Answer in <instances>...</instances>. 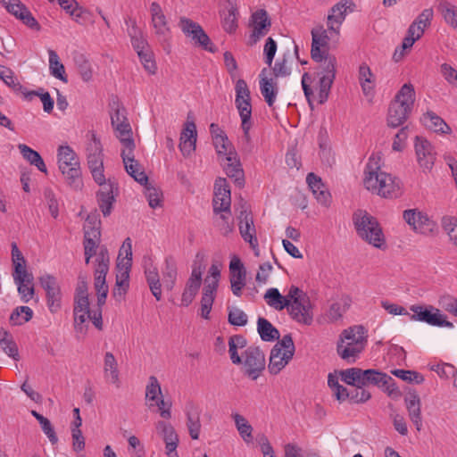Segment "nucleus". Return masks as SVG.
<instances>
[{
	"instance_id": "nucleus-1",
	"label": "nucleus",
	"mask_w": 457,
	"mask_h": 457,
	"mask_svg": "<svg viewBox=\"0 0 457 457\" xmlns=\"http://www.w3.org/2000/svg\"><path fill=\"white\" fill-rule=\"evenodd\" d=\"M342 380L355 387L375 386L382 389L388 396L398 398L401 392L395 380L386 373L378 370H361L360 368H350L340 372Z\"/></svg>"
},
{
	"instance_id": "nucleus-2",
	"label": "nucleus",
	"mask_w": 457,
	"mask_h": 457,
	"mask_svg": "<svg viewBox=\"0 0 457 457\" xmlns=\"http://www.w3.org/2000/svg\"><path fill=\"white\" fill-rule=\"evenodd\" d=\"M364 187L372 193L385 197L393 198L400 194V182L391 174L380 169V157L371 154L364 170Z\"/></svg>"
},
{
	"instance_id": "nucleus-3",
	"label": "nucleus",
	"mask_w": 457,
	"mask_h": 457,
	"mask_svg": "<svg viewBox=\"0 0 457 457\" xmlns=\"http://www.w3.org/2000/svg\"><path fill=\"white\" fill-rule=\"evenodd\" d=\"M353 222L362 240L378 249L386 246V237L377 218L365 210L358 209L353 214Z\"/></svg>"
},
{
	"instance_id": "nucleus-4",
	"label": "nucleus",
	"mask_w": 457,
	"mask_h": 457,
	"mask_svg": "<svg viewBox=\"0 0 457 457\" xmlns=\"http://www.w3.org/2000/svg\"><path fill=\"white\" fill-rule=\"evenodd\" d=\"M414 101V87L411 83H405L389 105L387 113L388 126L397 128L403 124L411 112Z\"/></svg>"
},
{
	"instance_id": "nucleus-5",
	"label": "nucleus",
	"mask_w": 457,
	"mask_h": 457,
	"mask_svg": "<svg viewBox=\"0 0 457 457\" xmlns=\"http://www.w3.org/2000/svg\"><path fill=\"white\" fill-rule=\"evenodd\" d=\"M289 303L287 307L290 317L298 323L311 325L313 320L312 304L306 293L296 286L288 290Z\"/></svg>"
},
{
	"instance_id": "nucleus-6",
	"label": "nucleus",
	"mask_w": 457,
	"mask_h": 457,
	"mask_svg": "<svg viewBox=\"0 0 457 457\" xmlns=\"http://www.w3.org/2000/svg\"><path fill=\"white\" fill-rule=\"evenodd\" d=\"M59 169L71 186H81V170L79 158L69 145H61L58 148Z\"/></svg>"
},
{
	"instance_id": "nucleus-7",
	"label": "nucleus",
	"mask_w": 457,
	"mask_h": 457,
	"mask_svg": "<svg viewBox=\"0 0 457 457\" xmlns=\"http://www.w3.org/2000/svg\"><path fill=\"white\" fill-rule=\"evenodd\" d=\"M295 345L290 334L285 335L270 351L268 369L270 374H278L293 358Z\"/></svg>"
},
{
	"instance_id": "nucleus-8",
	"label": "nucleus",
	"mask_w": 457,
	"mask_h": 457,
	"mask_svg": "<svg viewBox=\"0 0 457 457\" xmlns=\"http://www.w3.org/2000/svg\"><path fill=\"white\" fill-rule=\"evenodd\" d=\"M179 27L187 37L191 38L195 46H199L210 53L216 52V46L212 43L209 36L197 22L188 18L181 17L179 19Z\"/></svg>"
},
{
	"instance_id": "nucleus-9",
	"label": "nucleus",
	"mask_w": 457,
	"mask_h": 457,
	"mask_svg": "<svg viewBox=\"0 0 457 457\" xmlns=\"http://www.w3.org/2000/svg\"><path fill=\"white\" fill-rule=\"evenodd\" d=\"M179 27L187 37L191 38L195 46H199L210 53L216 52V46L212 43L209 36L197 22L188 18L181 17L179 19Z\"/></svg>"
},
{
	"instance_id": "nucleus-10",
	"label": "nucleus",
	"mask_w": 457,
	"mask_h": 457,
	"mask_svg": "<svg viewBox=\"0 0 457 457\" xmlns=\"http://www.w3.org/2000/svg\"><path fill=\"white\" fill-rule=\"evenodd\" d=\"M179 27L187 37L191 38L195 46H199L210 53L216 52V46L212 43L209 36L197 22L188 18L181 17L179 19Z\"/></svg>"
},
{
	"instance_id": "nucleus-11",
	"label": "nucleus",
	"mask_w": 457,
	"mask_h": 457,
	"mask_svg": "<svg viewBox=\"0 0 457 457\" xmlns=\"http://www.w3.org/2000/svg\"><path fill=\"white\" fill-rule=\"evenodd\" d=\"M244 374L256 380L265 369L266 361L263 352L258 346H249L243 353Z\"/></svg>"
},
{
	"instance_id": "nucleus-12",
	"label": "nucleus",
	"mask_w": 457,
	"mask_h": 457,
	"mask_svg": "<svg viewBox=\"0 0 457 457\" xmlns=\"http://www.w3.org/2000/svg\"><path fill=\"white\" fill-rule=\"evenodd\" d=\"M410 310L411 320H419L426 322L431 326L453 328V324L446 320V317L443 315L439 309L432 306L411 305Z\"/></svg>"
},
{
	"instance_id": "nucleus-13",
	"label": "nucleus",
	"mask_w": 457,
	"mask_h": 457,
	"mask_svg": "<svg viewBox=\"0 0 457 457\" xmlns=\"http://www.w3.org/2000/svg\"><path fill=\"white\" fill-rule=\"evenodd\" d=\"M90 136L91 138L86 148L87 165L93 179L101 180L104 173L103 146L94 132H91Z\"/></svg>"
},
{
	"instance_id": "nucleus-14",
	"label": "nucleus",
	"mask_w": 457,
	"mask_h": 457,
	"mask_svg": "<svg viewBox=\"0 0 457 457\" xmlns=\"http://www.w3.org/2000/svg\"><path fill=\"white\" fill-rule=\"evenodd\" d=\"M235 104L238 110L242 123L246 126L248 122H252V105L250 90L246 82L240 79L237 81Z\"/></svg>"
},
{
	"instance_id": "nucleus-15",
	"label": "nucleus",
	"mask_w": 457,
	"mask_h": 457,
	"mask_svg": "<svg viewBox=\"0 0 457 457\" xmlns=\"http://www.w3.org/2000/svg\"><path fill=\"white\" fill-rule=\"evenodd\" d=\"M403 217L405 222L417 233L431 235L436 230V224L427 214L417 209L405 210Z\"/></svg>"
},
{
	"instance_id": "nucleus-16",
	"label": "nucleus",
	"mask_w": 457,
	"mask_h": 457,
	"mask_svg": "<svg viewBox=\"0 0 457 457\" xmlns=\"http://www.w3.org/2000/svg\"><path fill=\"white\" fill-rule=\"evenodd\" d=\"M212 206L215 214L220 212L228 213L231 211V193L226 179L219 178L215 181Z\"/></svg>"
},
{
	"instance_id": "nucleus-17",
	"label": "nucleus",
	"mask_w": 457,
	"mask_h": 457,
	"mask_svg": "<svg viewBox=\"0 0 457 457\" xmlns=\"http://www.w3.org/2000/svg\"><path fill=\"white\" fill-rule=\"evenodd\" d=\"M39 283L46 294V303L52 313L57 312L61 309L62 294L56 278L49 274L39 278Z\"/></svg>"
},
{
	"instance_id": "nucleus-18",
	"label": "nucleus",
	"mask_w": 457,
	"mask_h": 457,
	"mask_svg": "<svg viewBox=\"0 0 457 457\" xmlns=\"http://www.w3.org/2000/svg\"><path fill=\"white\" fill-rule=\"evenodd\" d=\"M96 262L94 278L95 289L96 292L108 291V286L106 285L105 278L109 270L110 257L105 246L102 245L99 248Z\"/></svg>"
},
{
	"instance_id": "nucleus-19",
	"label": "nucleus",
	"mask_w": 457,
	"mask_h": 457,
	"mask_svg": "<svg viewBox=\"0 0 457 457\" xmlns=\"http://www.w3.org/2000/svg\"><path fill=\"white\" fill-rule=\"evenodd\" d=\"M415 153L417 162L423 170H430L436 161V152L432 144L424 137H416Z\"/></svg>"
},
{
	"instance_id": "nucleus-20",
	"label": "nucleus",
	"mask_w": 457,
	"mask_h": 457,
	"mask_svg": "<svg viewBox=\"0 0 457 457\" xmlns=\"http://www.w3.org/2000/svg\"><path fill=\"white\" fill-rule=\"evenodd\" d=\"M132 266V242L127 237L119 251L117 258L116 280L129 281V272Z\"/></svg>"
},
{
	"instance_id": "nucleus-21",
	"label": "nucleus",
	"mask_w": 457,
	"mask_h": 457,
	"mask_svg": "<svg viewBox=\"0 0 457 457\" xmlns=\"http://www.w3.org/2000/svg\"><path fill=\"white\" fill-rule=\"evenodd\" d=\"M157 433L165 444V453L168 457H179L177 452L179 436L170 423L160 420L155 424Z\"/></svg>"
},
{
	"instance_id": "nucleus-22",
	"label": "nucleus",
	"mask_w": 457,
	"mask_h": 457,
	"mask_svg": "<svg viewBox=\"0 0 457 457\" xmlns=\"http://www.w3.org/2000/svg\"><path fill=\"white\" fill-rule=\"evenodd\" d=\"M229 282L233 295L241 296L246 284V270L237 256H234L229 263Z\"/></svg>"
},
{
	"instance_id": "nucleus-23",
	"label": "nucleus",
	"mask_w": 457,
	"mask_h": 457,
	"mask_svg": "<svg viewBox=\"0 0 457 457\" xmlns=\"http://www.w3.org/2000/svg\"><path fill=\"white\" fill-rule=\"evenodd\" d=\"M150 13L154 34L160 41H167L170 37V29L161 5L153 2L150 5Z\"/></svg>"
},
{
	"instance_id": "nucleus-24",
	"label": "nucleus",
	"mask_w": 457,
	"mask_h": 457,
	"mask_svg": "<svg viewBox=\"0 0 457 457\" xmlns=\"http://www.w3.org/2000/svg\"><path fill=\"white\" fill-rule=\"evenodd\" d=\"M2 3L10 13L21 20L29 29L37 31L40 29L37 21L20 0H2Z\"/></svg>"
},
{
	"instance_id": "nucleus-25",
	"label": "nucleus",
	"mask_w": 457,
	"mask_h": 457,
	"mask_svg": "<svg viewBox=\"0 0 457 457\" xmlns=\"http://www.w3.org/2000/svg\"><path fill=\"white\" fill-rule=\"evenodd\" d=\"M251 26L253 27L250 38L252 44L264 37L271 27V21L264 9H259L251 15Z\"/></svg>"
},
{
	"instance_id": "nucleus-26",
	"label": "nucleus",
	"mask_w": 457,
	"mask_h": 457,
	"mask_svg": "<svg viewBox=\"0 0 457 457\" xmlns=\"http://www.w3.org/2000/svg\"><path fill=\"white\" fill-rule=\"evenodd\" d=\"M202 273L203 270L201 265L196 266L195 264L192 269L191 276L187 279L181 295L182 306H188L197 295L202 284Z\"/></svg>"
},
{
	"instance_id": "nucleus-27",
	"label": "nucleus",
	"mask_w": 457,
	"mask_h": 457,
	"mask_svg": "<svg viewBox=\"0 0 457 457\" xmlns=\"http://www.w3.org/2000/svg\"><path fill=\"white\" fill-rule=\"evenodd\" d=\"M353 3L349 0H345L335 4L328 15V28L330 33L339 34L340 27L345 19L347 9Z\"/></svg>"
},
{
	"instance_id": "nucleus-28",
	"label": "nucleus",
	"mask_w": 457,
	"mask_h": 457,
	"mask_svg": "<svg viewBox=\"0 0 457 457\" xmlns=\"http://www.w3.org/2000/svg\"><path fill=\"white\" fill-rule=\"evenodd\" d=\"M185 413L187 417V428L190 437L193 440L199 439L201 432V410L193 403H188L185 408Z\"/></svg>"
},
{
	"instance_id": "nucleus-29",
	"label": "nucleus",
	"mask_w": 457,
	"mask_h": 457,
	"mask_svg": "<svg viewBox=\"0 0 457 457\" xmlns=\"http://www.w3.org/2000/svg\"><path fill=\"white\" fill-rule=\"evenodd\" d=\"M238 220L239 232L243 239L245 242H248L252 247H255L256 245H258V241L256 238V230L251 213L248 212L246 210H243L240 212Z\"/></svg>"
},
{
	"instance_id": "nucleus-30",
	"label": "nucleus",
	"mask_w": 457,
	"mask_h": 457,
	"mask_svg": "<svg viewBox=\"0 0 457 457\" xmlns=\"http://www.w3.org/2000/svg\"><path fill=\"white\" fill-rule=\"evenodd\" d=\"M312 59L314 62H322L323 50L321 47H326L329 41L328 31L323 28V26L316 27L312 29Z\"/></svg>"
},
{
	"instance_id": "nucleus-31",
	"label": "nucleus",
	"mask_w": 457,
	"mask_h": 457,
	"mask_svg": "<svg viewBox=\"0 0 457 457\" xmlns=\"http://www.w3.org/2000/svg\"><path fill=\"white\" fill-rule=\"evenodd\" d=\"M268 70L263 68L260 73V89L267 104L271 107L278 93L276 79L267 77Z\"/></svg>"
},
{
	"instance_id": "nucleus-32",
	"label": "nucleus",
	"mask_w": 457,
	"mask_h": 457,
	"mask_svg": "<svg viewBox=\"0 0 457 457\" xmlns=\"http://www.w3.org/2000/svg\"><path fill=\"white\" fill-rule=\"evenodd\" d=\"M306 182L317 201L324 206H328L331 201V195L321 179L313 172H311L306 177Z\"/></svg>"
},
{
	"instance_id": "nucleus-33",
	"label": "nucleus",
	"mask_w": 457,
	"mask_h": 457,
	"mask_svg": "<svg viewBox=\"0 0 457 457\" xmlns=\"http://www.w3.org/2000/svg\"><path fill=\"white\" fill-rule=\"evenodd\" d=\"M225 171L226 174L234 179V182L242 187L245 185L244 170L242 169L239 159L236 152H229L225 157Z\"/></svg>"
},
{
	"instance_id": "nucleus-34",
	"label": "nucleus",
	"mask_w": 457,
	"mask_h": 457,
	"mask_svg": "<svg viewBox=\"0 0 457 457\" xmlns=\"http://www.w3.org/2000/svg\"><path fill=\"white\" fill-rule=\"evenodd\" d=\"M179 149L184 156L189 155L195 148L196 127L194 121H187L180 135Z\"/></svg>"
},
{
	"instance_id": "nucleus-35",
	"label": "nucleus",
	"mask_w": 457,
	"mask_h": 457,
	"mask_svg": "<svg viewBox=\"0 0 457 457\" xmlns=\"http://www.w3.org/2000/svg\"><path fill=\"white\" fill-rule=\"evenodd\" d=\"M339 342L365 347L367 344L366 329L361 325L350 327L343 330L340 335Z\"/></svg>"
},
{
	"instance_id": "nucleus-36",
	"label": "nucleus",
	"mask_w": 457,
	"mask_h": 457,
	"mask_svg": "<svg viewBox=\"0 0 457 457\" xmlns=\"http://www.w3.org/2000/svg\"><path fill=\"white\" fill-rule=\"evenodd\" d=\"M405 404L410 420L414 424L416 429L420 431L422 428V417L419 395L416 392H410L405 397Z\"/></svg>"
},
{
	"instance_id": "nucleus-37",
	"label": "nucleus",
	"mask_w": 457,
	"mask_h": 457,
	"mask_svg": "<svg viewBox=\"0 0 457 457\" xmlns=\"http://www.w3.org/2000/svg\"><path fill=\"white\" fill-rule=\"evenodd\" d=\"M113 128L117 132V137L123 145V149L120 155H125L127 159H129L128 156L130 155L131 150H135L136 147L134 139L132 137V129L130 124L129 121H127Z\"/></svg>"
},
{
	"instance_id": "nucleus-38",
	"label": "nucleus",
	"mask_w": 457,
	"mask_h": 457,
	"mask_svg": "<svg viewBox=\"0 0 457 457\" xmlns=\"http://www.w3.org/2000/svg\"><path fill=\"white\" fill-rule=\"evenodd\" d=\"M239 12L237 4L232 0L227 1L226 10L220 13L221 24L224 30L228 33H233L237 29V18Z\"/></svg>"
},
{
	"instance_id": "nucleus-39",
	"label": "nucleus",
	"mask_w": 457,
	"mask_h": 457,
	"mask_svg": "<svg viewBox=\"0 0 457 457\" xmlns=\"http://www.w3.org/2000/svg\"><path fill=\"white\" fill-rule=\"evenodd\" d=\"M433 17L434 11L432 8L424 9L409 27L411 35H417V37H421L425 29L431 25Z\"/></svg>"
},
{
	"instance_id": "nucleus-40",
	"label": "nucleus",
	"mask_w": 457,
	"mask_h": 457,
	"mask_svg": "<svg viewBox=\"0 0 457 457\" xmlns=\"http://www.w3.org/2000/svg\"><path fill=\"white\" fill-rule=\"evenodd\" d=\"M104 372L107 381L115 385L116 387H120V382L118 363L114 355L110 352H106L104 354Z\"/></svg>"
},
{
	"instance_id": "nucleus-41",
	"label": "nucleus",
	"mask_w": 457,
	"mask_h": 457,
	"mask_svg": "<svg viewBox=\"0 0 457 457\" xmlns=\"http://www.w3.org/2000/svg\"><path fill=\"white\" fill-rule=\"evenodd\" d=\"M423 124L436 133L450 134L452 129L448 124L434 112H427L422 119Z\"/></svg>"
},
{
	"instance_id": "nucleus-42",
	"label": "nucleus",
	"mask_w": 457,
	"mask_h": 457,
	"mask_svg": "<svg viewBox=\"0 0 457 457\" xmlns=\"http://www.w3.org/2000/svg\"><path fill=\"white\" fill-rule=\"evenodd\" d=\"M128 157L129 159L125 155H121L126 171L139 184L147 185L148 178L144 171L139 170V163L135 160L134 150H131V154Z\"/></svg>"
},
{
	"instance_id": "nucleus-43",
	"label": "nucleus",
	"mask_w": 457,
	"mask_h": 457,
	"mask_svg": "<svg viewBox=\"0 0 457 457\" xmlns=\"http://www.w3.org/2000/svg\"><path fill=\"white\" fill-rule=\"evenodd\" d=\"M145 276L151 293L157 301H160L162 299V285L157 268L153 265L145 267Z\"/></svg>"
},
{
	"instance_id": "nucleus-44",
	"label": "nucleus",
	"mask_w": 457,
	"mask_h": 457,
	"mask_svg": "<svg viewBox=\"0 0 457 457\" xmlns=\"http://www.w3.org/2000/svg\"><path fill=\"white\" fill-rule=\"evenodd\" d=\"M359 82L365 96L372 94L375 87V76L366 63H361L359 67Z\"/></svg>"
},
{
	"instance_id": "nucleus-45",
	"label": "nucleus",
	"mask_w": 457,
	"mask_h": 457,
	"mask_svg": "<svg viewBox=\"0 0 457 457\" xmlns=\"http://www.w3.org/2000/svg\"><path fill=\"white\" fill-rule=\"evenodd\" d=\"M232 419L234 420L235 426L241 438L245 443L250 444L253 440V428L252 425L247 421V420L241 414L235 412L231 414Z\"/></svg>"
},
{
	"instance_id": "nucleus-46",
	"label": "nucleus",
	"mask_w": 457,
	"mask_h": 457,
	"mask_svg": "<svg viewBox=\"0 0 457 457\" xmlns=\"http://www.w3.org/2000/svg\"><path fill=\"white\" fill-rule=\"evenodd\" d=\"M264 300L269 306L277 311H282L284 308H287L289 303L288 294L286 296H283L279 293L278 289L274 287L266 291Z\"/></svg>"
},
{
	"instance_id": "nucleus-47",
	"label": "nucleus",
	"mask_w": 457,
	"mask_h": 457,
	"mask_svg": "<svg viewBox=\"0 0 457 457\" xmlns=\"http://www.w3.org/2000/svg\"><path fill=\"white\" fill-rule=\"evenodd\" d=\"M257 331L262 340L266 342H272L279 338L278 330L263 317H259L257 320Z\"/></svg>"
},
{
	"instance_id": "nucleus-48",
	"label": "nucleus",
	"mask_w": 457,
	"mask_h": 457,
	"mask_svg": "<svg viewBox=\"0 0 457 457\" xmlns=\"http://www.w3.org/2000/svg\"><path fill=\"white\" fill-rule=\"evenodd\" d=\"M364 348L363 346H355L354 345L345 344V342H338L337 352L343 360L348 363H353Z\"/></svg>"
},
{
	"instance_id": "nucleus-49",
	"label": "nucleus",
	"mask_w": 457,
	"mask_h": 457,
	"mask_svg": "<svg viewBox=\"0 0 457 457\" xmlns=\"http://www.w3.org/2000/svg\"><path fill=\"white\" fill-rule=\"evenodd\" d=\"M49 70L53 77L62 80L64 83L68 82V78L65 74V68L60 62L59 56L54 50L49 49Z\"/></svg>"
},
{
	"instance_id": "nucleus-50",
	"label": "nucleus",
	"mask_w": 457,
	"mask_h": 457,
	"mask_svg": "<svg viewBox=\"0 0 457 457\" xmlns=\"http://www.w3.org/2000/svg\"><path fill=\"white\" fill-rule=\"evenodd\" d=\"M18 147L24 159L35 165L40 171L46 173L47 170L44 160L37 151L23 144H20Z\"/></svg>"
},
{
	"instance_id": "nucleus-51",
	"label": "nucleus",
	"mask_w": 457,
	"mask_h": 457,
	"mask_svg": "<svg viewBox=\"0 0 457 457\" xmlns=\"http://www.w3.org/2000/svg\"><path fill=\"white\" fill-rule=\"evenodd\" d=\"M351 305V299L348 296L342 297L339 301L333 303L327 312L328 319L331 321H337L342 318L343 314Z\"/></svg>"
},
{
	"instance_id": "nucleus-52",
	"label": "nucleus",
	"mask_w": 457,
	"mask_h": 457,
	"mask_svg": "<svg viewBox=\"0 0 457 457\" xmlns=\"http://www.w3.org/2000/svg\"><path fill=\"white\" fill-rule=\"evenodd\" d=\"M318 62L320 63L319 67L320 71L318 72L320 76L336 78L337 59L334 55L329 54L327 49H323L322 62Z\"/></svg>"
},
{
	"instance_id": "nucleus-53",
	"label": "nucleus",
	"mask_w": 457,
	"mask_h": 457,
	"mask_svg": "<svg viewBox=\"0 0 457 457\" xmlns=\"http://www.w3.org/2000/svg\"><path fill=\"white\" fill-rule=\"evenodd\" d=\"M0 346L3 351L14 360L19 359V352L12 335L4 328H0Z\"/></svg>"
},
{
	"instance_id": "nucleus-54",
	"label": "nucleus",
	"mask_w": 457,
	"mask_h": 457,
	"mask_svg": "<svg viewBox=\"0 0 457 457\" xmlns=\"http://www.w3.org/2000/svg\"><path fill=\"white\" fill-rule=\"evenodd\" d=\"M246 346V339L241 335H234L228 339V353L232 363L241 364L242 358L237 353V349Z\"/></svg>"
},
{
	"instance_id": "nucleus-55",
	"label": "nucleus",
	"mask_w": 457,
	"mask_h": 457,
	"mask_svg": "<svg viewBox=\"0 0 457 457\" xmlns=\"http://www.w3.org/2000/svg\"><path fill=\"white\" fill-rule=\"evenodd\" d=\"M33 317V311L29 306H18L10 315V323L12 326H21L29 321Z\"/></svg>"
},
{
	"instance_id": "nucleus-56",
	"label": "nucleus",
	"mask_w": 457,
	"mask_h": 457,
	"mask_svg": "<svg viewBox=\"0 0 457 457\" xmlns=\"http://www.w3.org/2000/svg\"><path fill=\"white\" fill-rule=\"evenodd\" d=\"M30 413L39 422L43 432L46 435L51 444H56L58 437L50 420L34 410H32Z\"/></svg>"
},
{
	"instance_id": "nucleus-57",
	"label": "nucleus",
	"mask_w": 457,
	"mask_h": 457,
	"mask_svg": "<svg viewBox=\"0 0 457 457\" xmlns=\"http://www.w3.org/2000/svg\"><path fill=\"white\" fill-rule=\"evenodd\" d=\"M34 96H38L43 104L44 111L50 113L54 109V99L48 92H44L43 88L29 91L26 100L31 101Z\"/></svg>"
},
{
	"instance_id": "nucleus-58",
	"label": "nucleus",
	"mask_w": 457,
	"mask_h": 457,
	"mask_svg": "<svg viewBox=\"0 0 457 457\" xmlns=\"http://www.w3.org/2000/svg\"><path fill=\"white\" fill-rule=\"evenodd\" d=\"M441 223L450 241L457 247V219L453 216H444Z\"/></svg>"
},
{
	"instance_id": "nucleus-59",
	"label": "nucleus",
	"mask_w": 457,
	"mask_h": 457,
	"mask_svg": "<svg viewBox=\"0 0 457 457\" xmlns=\"http://www.w3.org/2000/svg\"><path fill=\"white\" fill-rule=\"evenodd\" d=\"M443 17L446 23L453 28H457V6L447 2L441 3L439 5Z\"/></svg>"
},
{
	"instance_id": "nucleus-60",
	"label": "nucleus",
	"mask_w": 457,
	"mask_h": 457,
	"mask_svg": "<svg viewBox=\"0 0 457 457\" xmlns=\"http://www.w3.org/2000/svg\"><path fill=\"white\" fill-rule=\"evenodd\" d=\"M74 62L81 79L87 82L92 79V69L89 62L83 54L75 56Z\"/></svg>"
},
{
	"instance_id": "nucleus-61",
	"label": "nucleus",
	"mask_w": 457,
	"mask_h": 457,
	"mask_svg": "<svg viewBox=\"0 0 457 457\" xmlns=\"http://www.w3.org/2000/svg\"><path fill=\"white\" fill-rule=\"evenodd\" d=\"M116 194L111 195H101L96 194V200L103 215L104 217L109 216L112 210V205L116 201Z\"/></svg>"
},
{
	"instance_id": "nucleus-62",
	"label": "nucleus",
	"mask_w": 457,
	"mask_h": 457,
	"mask_svg": "<svg viewBox=\"0 0 457 457\" xmlns=\"http://www.w3.org/2000/svg\"><path fill=\"white\" fill-rule=\"evenodd\" d=\"M161 396H162L161 385L156 377L151 376L145 387V398L153 402Z\"/></svg>"
},
{
	"instance_id": "nucleus-63",
	"label": "nucleus",
	"mask_w": 457,
	"mask_h": 457,
	"mask_svg": "<svg viewBox=\"0 0 457 457\" xmlns=\"http://www.w3.org/2000/svg\"><path fill=\"white\" fill-rule=\"evenodd\" d=\"M129 34L131 37V43L137 54L145 52L147 46V42L143 37L142 33L136 26H133L129 30Z\"/></svg>"
},
{
	"instance_id": "nucleus-64",
	"label": "nucleus",
	"mask_w": 457,
	"mask_h": 457,
	"mask_svg": "<svg viewBox=\"0 0 457 457\" xmlns=\"http://www.w3.org/2000/svg\"><path fill=\"white\" fill-rule=\"evenodd\" d=\"M438 305L457 317V298L450 295H444L438 299Z\"/></svg>"
}]
</instances>
